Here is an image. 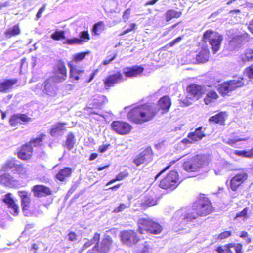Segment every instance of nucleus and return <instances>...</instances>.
I'll use <instances>...</instances> for the list:
<instances>
[{
	"mask_svg": "<svg viewBox=\"0 0 253 253\" xmlns=\"http://www.w3.org/2000/svg\"><path fill=\"white\" fill-rule=\"evenodd\" d=\"M192 207L200 216H206L213 211L211 203L204 194L200 195Z\"/></svg>",
	"mask_w": 253,
	"mask_h": 253,
	"instance_id": "2",
	"label": "nucleus"
},
{
	"mask_svg": "<svg viewBox=\"0 0 253 253\" xmlns=\"http://www.w3.org/2000/svg\"><path fill=\"white\" fill-rule=\"evenodd\" d=\"M199 216H200L193 207L191 209L179 210L174 215V217L175 219L179 217V222L183 224L193 221Z\"/></svg>",
	"mask_w": 253,
	"mask_h": 253,
	"instance_id": "8",
	"label": "nucleus"
},
{
	"mask_svg": "<svg viewBox=\"0 0 253 253\" xmlns=\"http://www.w3.org/2000/svg\"><path fill=\"white\" fill-rule=\"evenodd\" d=\"M112 129L120 134L128 133L131 129V126L128 123L120 121H114L112 123Z\"/></svg>",
	"mask_w": 253,
	"mask_h": 253,
	"instance_id": "20",
	"label": "nucleus"
},
{
	"mask_svg": "<svg viewBox=\"0 0 253 253\" xmlns=\"http://www.w3.org/2000/svg\"><path fill=\"white\" fill-rule=\"evenodd\" d=\"M138 229L140 233L149 232L159 234L162 231V227L158 223L149 218H141L138 221Z\"/></svg>",
	"mask_w": 253,
	"mask_h": 253,
	"instance_id": "3",
	"label": "nucleus"
},
{
	"mask_svg": "<svg viewBox=\"0 0 253 253\" xmlns=\"http://www.w3.org/2000/svg\"><path fill=\"white\" fill-rule=\"evenodd\" d=\"M68 240L71 242H74L78 239V235L74 231H70L68 234Z\"/></svg>",
	"mask_w": 253,
	"mask_h": 253,
	"instance_id": "51",
	"label": "nucleus"
},
{
	"mask_svg": "<svg viewBox=\"0 0 253 253\" xmlns=\"http://www.w3.org/2000/svg\"><path fill=\"white\" fill-rule=\"evenodd\" d=\"M209 51L207 48H202L201 50L196 55V61L200 63H205L209 60Z\"/></svg>",
	"mask_w": 253,
	"mask_h": 253,
	"instance_id": "31",
	"label": "nucleus"
},
{
	"mask_svg": "<svg viewBox=\"0 0 253 253\" xmlns=\"http://www.w3.org/2000/svg\"><path fill=\"white\" fill-rule=\"evenodd\" d=\"M231 235L230 231H224L218 235V238L220 240L225 239Z\"/></svg>",
	"mask_w": 253,
	"mask_h": 253,
	"instance_id": "54",
	"label": "nucleus"
},
{
	"mask_svg": "<svg viewBox=\"0 0 253 253\" xmlns=\"http://www.w3.org/2000/svg\"><path fill=\"white\" fill-rule=\"evenodd\" d=\"M121 237L122 242L128 246L135 244L139 241L136 233L133 230L122 232Z\"/></svg>",
	"mask_w": 253,
	"mask_h": 253,
	"instance_id": "18",
	"label": "nucleus"
},
{
	"mask_svg": "<svg viewBox=\"0 0 253 253\" xmlns=\"http://www.w3.org/2000/svg\"><path fill=\"white\" fill-rule=\"evenodd\" d=\"M235 154L238 156H241L243 157H247V151H240V150H236L235 151Z\"/></svg>",
	"mask_w": 253,
	"mask_h": 253,
	"instance_id": "63",
	"label": "nucleus"
},
{
	"mask_svg": "<svg viewBox=\"0 0 253 253\" xmlns=\"http://www.w3.org/2000/svg\"><path fill=\"white\" fill-rule=\"evenodd\" d=\"M246 73L248 78L253 79V64L246 69Z\"/></svg>",
	"mask_w": 253,
	"mask_h": 253,
	"instance_id": "53",
	"label": "nucleus"
},
{
	"mask_svg": "<svg viewBox=\"0 0 253 253\" xmlns=\"http://www.w3.org/2000/svg\"><path fill=\"white\" fill-rule=\"evenodd\" d=\"M225 114L223 112L219 113L214 116L210 117L209 121L215 123H218L220 125H223L225 121Z\"/></svg>",
	"mask_w": 253,
	"mask_h": 253,
	"instance_id": "34",
	"label": "nucleus"
},
{
	"mask_svg": "<svg viewBox=\"0 0 253 253\" xmlns=\"http://www.w3.org/2000/svg\"><path fill=\"white\" fill-rule=\"evenodd\" d=\"M18 194L21 199L23 211H29L32 204L31 193L25 190H20L18 192Z\"/></svg>",
	"mask_w": 253,
	"mask_h": 253,
	"instance_id": "19",
	"label": "nucleus"
},
{
	"mask_svg": "<svg viewBox=\"0 0 253 253\" xmlns=\"http://www.w3.org/2000/svg\"><path fill=\"white\" fill-rule=\"evenodd\" d=\"M53 76H52L55 82L61 83L67 78V69L64 61L60 59L57 61L53 67Z\"/></svg>",
	"mask_w": 253,
	"mask_h": 253,
	"instance_id": "7",
	"label": "nucleus"
},
{
	"mask_svg": "<svg viewBox=\"0 0 253 253\" xmlns=\"http://www.w3.org/2000/svg\"><path fill=\"white\" fill-rule=\"evenodd\" d=\"M31 120V118L25 114H16L10 117L9 124L11 126H15L21 123V122L27 123Z\"/></svg>",
	"mask_w": 253,
	"mask_h": 253,
	"instance_id": "23",
	"label": "nucleus"
},
{
	"mask_svg": "<svg viewBox=\"0 0 253 253\" xmlns=\"http://www.w3.org/2000/svg\"><path fill=\"white\" fill-rule=\"evenodd\" d=\"M35 197L41 198L50 196L52 194V191L49 187L42 184H37L31 188Z\"/></svg>",
	"mask_w": 253,
	"mask_h": 253,
	"instance_id": "15",
	"label": "nucleus"
},
{
	"mask_svg": "<svg viewBox=\"0 0 253 253\" xmlns=\"http://www.w3.org/2000/svg\"><path fill=\"white\" fill-rule=\"evenodd\" d=\"M21 31L20 24L18 23L7 28L4 32V35L7 38H11L19 35Z\"/></svg>",
	"mask_w": 253,
	"mask_h": 253,
	"instance_id": "29",
	"label": "nucleus"
},
{
	"mask_svg": "<svg viewBox=\"0 0 253 253\" xmlns=\"http://www.w3.org/2000/svg\"><path fill=\"white\" fill-rule=\"evenodd\" d=\"M182 15V12L174 9H170L166 13V19L167 21L171 20L173 18H178Z\"/></svg>",
	"mask_w": 253,
	"mask_h": 253,
	"instance_id": "36",
	"label": "nucleus"
},
{
	"mask_svg": "<svg viewBox=\"0 0 253 253\" xmlns=\"http://www.w3.org/2000/svg\"><path fill=\"white\" fill-rule=\"evenodd\" d=\"M103 81L106 88L108 89L111 86V76H108Z\"/></svg>",
	"mask_w": 253,
	"mask_h": 253,
	"instance_id": "57",
	"label": "nucleus"
},
{
	"mask_svg": "<svg viewBox=\"0 0 253 253\" xmlns=\"http://www.w3.org/2000/svg\"><path fill=\"white\" fill-rule=\"evenodd\" d=\"M205 129V128L202 126L199 127L194 132L189 134V139L194 142L201 140L206 136L204 133Z\"/></svg>",
	"mask_w": 253,
	"mask_h": 253,
	"instance_id": "27",
	"label": "nucleus"
},
{
	"mask_svg": "<svg viewBox=\"0 0 253 253\" xmlns=\"http://www.w3.org/2000/svg\"><path fill=\"white\" fill-rule=\"evenodd\" d=\"M158 110L155 104H144L131 109L127 116L131 121L136 124H141L151 120Z\"/></svg>",
	"mask_w": 253,
	"mask_h": 253,
	"instance_id": "1",
	"label": "nucleus"
},
{
	"mask_svg": "<svg viewBox=\"0 0 253 253\" xmlns=\"http://www.w3.org/2000/svg\"><path fill=\"white\" fill-rule=\"evenodd\" d=\"M63 43L67 45L82 44V41L81 39H79L78 38L74 37L71 39H67Z\"/></svg>",
	"mask_w": 253,
	"mask_h": 253,
	"instance_id": "45",
	"label": "nucleus"
},
{
	"mask_svg": "<svg viewBox=\"0 0 253 253\" xmlns=\"http://www.w3.org/2000/svg\"><path fill=\"white\" fill-rule=\"evenodd\" d=\"M110 244L111 240L109 237H105L100 244L99 243L96 244L91 249L87 251V253H96L97 252L106 253L109 251Z\"/></svg>",
	"mask_w": 253,
	"mask_h": 253,
	"instance_id": "17",
	"label": "nucleus"
},
{
	"mask_svg": "<svg viewBox=\"0 0 253 253\" xmlns=\"http://www.w3.org/2000/svg\"><path fill=\"white\" fill-rule=\"evenodd\" d=\"M171 105V100L168 96H165L161 98L158 103L160 109L163 110V113L167 112Z\"/></svg>",
	"mask_w": 253,
	"mask_h": 253,
	"instance_id": "28",
	"label": "nucleus"
},
{
	"mask_svg": "<svg viewBox=\"0 0 253 253\" xmlns=\"http://www.w3.org/2000/svg\"><path fill=\"white\" fill-rule=\"evenodd\" d=\"M90 51L81 52L73 55L72 63H79L84 60L86 55L90 54Z\"/></svg>",
	"mask_w": 253,
	"mask_h": 253,
	"instance_id": "39",
	"label": "nucleus"
},
{
	"mask_svg": "<svg viewBox=\"0 0 253 253\" xmlns=\"http://www.w3.org/2000/svg\"><path fill=\"white\" fill-rule=\"evenodd\" d=\"M66 123L65 122H57L52 126L50 129V134L51 136L56 135L59 132L65 130V126Z\"/></svg>",
	"mask_w": 253,
	"mask_h": 253,
	"instance_id": "32",
	"label": "nucleus"
},
{
	"mask_svg": "<svg viewBox=\"0 0 253 253\" xmlns=\"http://www.w3.org/2000/svg\"><path fill=\"white\" fill-rule=\"evenodd\" d=\"M100 239V234L98 233H94L93 237L92 239L88 240L82 247V250H86V249L90 247L93 244L98 243Z\"/></svg>",
	"mask_w": 253,
	"mask_h": 253,
	"instance_id": "33",
	"label": "nucleus"
},
{
	"mask_svg": "<svg viewBox=\"0 0 253 253\" xmlns=\"http://www.w3.org/2000/svg\"><path fill=\"white\" fill-rule=\"evenodd\" d=\"M208 164V157L206 155H197L188 161L183 163L184 169L187 172L197 171Z\"/></svg>",
	"mask_w": 253,
	"mask_h": 253,
	"instance_id": "4",
	"label": "nucleus"
},
{
	"mask_svg": "<svg viewBox=\"0 0 253 253\" xmlns=\"http://www.w3.org/2000/svg\"><path fill=\"white\" fill-rule=\"evenodd\" d=\"M144 68L140 66H133L126 68L124 71L126 77H134L141 74L144 71Z\"/></svg>",
	"mask_w": 253,
	"mask_h": 253,
	"instance_id": "26",
	"label": "nucleus"
},
{
	"mask_svg": "<svg viewBox=\"0 0 253 253\" xmlns=\"http://www.w3.org/2000/svg\"><path fill=\"white\" fill-rule=\"evenodd\" d=\"M14 160H8L6 162L3 166V169L5 170H7L9 169H15L16 165Z\"/></svg>",
	"mask_w": 253,
	"mask_h": 253,
	"instance_id": "48",
	"label": "nucleus"
},
{
	"mask_svg": "<svg viewBox=\"0 0 253 253\" xmlns=\"http://www.w3.org/2000/svg\"><path fill=\"white\" fill-rule=\"evenodd\" d=\"M46 137L45 133H41L37 137L31 138L29 142L33 147H40L43 145V141Z\"/></svg>",
	"mask_w": 253,
	"mask_h": 253,
	"instance_id": "30",
	"label": "nucleus"
},
{
	"mask_svg": "<svg viewBox=\"0 0 253 253\" xmlns=\"http://www.w3.org/2000/svg\"><path fill=\"white\" fill-rule=\"evenodd\" d=\"M245 139H229L227 141H225V142L229 145H230L231 146H233L234 144H235L237 142L240 141H245Z\"/></svg>",
	"mask_w": 253,
	"mask_h": 253,
	"instance_id": "55",
	"label": "nucleus"
},
{
	"mask_svg": "<svg viewBox=\"0 0 253 253\" xmlns=\"http://www.w3.org/2000/svg\"><path fill=\"white\" fill-rule=\"evenodd\" d=\"M56 82L52 77L46 79L42 84V91L43 94L51 97L55 96L58 89Z\"/></svg>",
	"mask_w": 253,
	"mask_h": 253,
	"instance_id": "11",
	"label": "nucleus"
},
{
	"mask_svg": "<svg viewBox=\"0 0 253 253\" xmlns=\"http://www.w3.org/2000/svg\"><path fill=\"white\" fill-rule=\"evenodd\" d=\"M18 82L17 79H5L0 82V92L6 93L13 88Z\"/></svg>",
	"mask_w": 253,
	"mask_h": 253,
	"instance_id": "25",
	"label": "nucleus"
},
{
	"mask_svg": "<svg viewBox=\"0 0 253 253\" xmlns=\"http://www.w3.org/2000/svg\"><path fill=\"white\" fill-rule=\"evenodd\" d=\"M186 91V97L181 99V101L185 106H189L201 96L202 93V87L201 86L192 84L187 86Z\"/></svg>",
	"mask_w": 253,
	"mask_h": 253,
	"instance_id": "6",
	"label": "nucleus"
},
{
	"mask_svg": "<svg viewBox=\"0 0 253 253\" xmlns=\"http://www.w3.org/2000/svg\"><path fill=\"white\" fill-rule=\"evenodd\" d=\"M247 178L248 174L246 171L242 170L237 172L230 180V187L231 189L233 191H237L238 187L247 180Z\"/></svg>",
	"mask_w": 253,
	"mask_h": 253,
	"instance_id": "14",
	"label": "nucleus"
},
{
	"mask_svg": "<svg viewBox=\"0 0 253 253\" xmlns=\"http://www.w3.org/2000/svg\"><path fill=\"white\" fill-rule=\"evenodd\" d=\"M180 182L179 181L177 171H171L160 183V187L163 189H175Z\"/></svg>",
	"mask_w": 253,
	"mask_h": 253,
	"instance_id": "9",
	"label": "nucleus"
},
{
	"mask_svg": "<svg viewBox=\"0 0 253 253\" xmlns=\"http://www.w3.org/2000/svg\"><path fill=\"white\" fill-rule=\"evenodd\" d=\"M14 173L19 175L21 178H25L27 176V169L23 164H17L13 170Z\"/></svg>",
	"mask_w": 253,
	"mask_h": 253,
	"instance_id": "37",
	"label": "nucleus"
},
{
	"mask_svg": "<svg viewBox=\"0 0 253 253\" xmlns=\"http://www.w3.org/2000/svg\"><path fill=\"white\" fill-rule=\"evenodd\" d=\"M242 245L240 243L237 244L235 246L236 253H242Z\"/></svg>",
	"mask_w": 253,
	"mask_h": 253,
	"instance_id": "64",
	"label": "nucleus"
},
{
	"mask_svg": "<svg viewBox=\"0 0 253 253\" xmlns=\"http://www.w3.org/2000/svg\"><path fill=\"white\" fill-rule=\"evenodd\" d=\"M34 149L28 142L22 144L17 150L16 155L18 158L23 161H29L33 157Z\"/></svg>",
	"mask_w": 253,
	"mask_h": 253,
	"instance_id": "12",
	"label": "nucleus"
},
{
	"mask_svg": "<svg viewBox=\"0 0 253 253\" xmlns=\"http://www.w3.org/2000/svg\"><path fill=\"white\" fill-rule=\"evenodd\" d=\"M136 26V24L135 23H132L131 24H130V27L129 28H127L126 30H125L121 34V35H125V34H126L129 32H130V31H132L135 27Z\"/></svg>",
	"mask_w": 253,
	"mask_h": 253,
	"instance_id": "56",
	"label": "nucleus"
},
{
	"mask_svg": "<svg viewBox=\"0 0 253 253\" xmlns=\"http://www.w3.org/2000/svg\"><path fill=\"white\" fill-rule=\"evenodd\" d=\"M104 29L103 22L99 21L94 25L92 32L95 35H99Z\"/></svg>",
	"mask_w": 253,
	"mask_h": 253,
	"instance_id": "43",
	"label": "nucleus"
},
{
	"mask_svg": "<svg viewBox=\"0 0 253 253\" xmlns=\"http://www.w3.org/2000/svg\"><path fill=\"white\" fill-rule=\"evenodd\" d=\"M124 80L125 79L120 72H118L117 74H112V85L114 84L123 82Z\"/></svg>",
	"mask_w": 253,
	"mask_h": 253,
	"instance_id": "44",
	"label": "nucleus"
},
{
	"mask_svg": "<svg viewBox=\"0 0 253 253\" xmlns=\"http://www.w3.org/2000/svg\"><path fill=\"white\" fill-rule=\"evenodd\" d=\"M248 208L246 207L243 210L238 213H237L235 217V220H237L239 217H243V221H245L247 218V213L248 211Z\"/></svg>",
	"mask_w": 253,
	"mask_h": 253,
	"instance_id": "47",
	"label": "nucleus"
},
{
	"mask_svg": "<svg viewBox=\"0 0 253 253\" xmlns=\"http://www.w3.org/2000/svg\"><path fill=\"white\" fill-rule=\"evenodd\" d=\"M128 173L126 171L122 172L120 173L116 177L115 179H112V184L116 181H120L124 179L125 177H126Z\"/></svg>",
	"mask_w": 253,
	"mask_h": 253,
	"instance_id": "50",
	"label": "nucleus"
},
{
	"mask_svg": "<svg viewBox=\"0 0 253 253\" xmlns=\"http://www.w3.org/2000/svg\"><path fill=\"white\" fill-rule=\"evenodd\" d=\"M51 38L55 41H60L65 39L64 30H56L51 35Z\"/></svg>",
	"mask_w": 253,
	"mask_h": 253,
	"instance_id": "41",
	"label": "nucleus"
},
{
	"mask_svg": "<svg viewBox=\"0 0 253 253\" xmlns=\"http://www.w3.org/2000/svg\"><path fill=\"white\" fill-rule=\"evenodd\" d=\"M109 145V144H107L100 146L98 148L99 152L100 153H103L105 152L108 149Z\"/></svg>",
	"mask_w": 253,
	"mask_h": 253,
	"instance_id": "62",
	"label": "nucleus"
},
{
	"mask_svg": "<svg viewBox=\"0 0 253 253\" xmlns=\"http://www.w3.org/2000/svg\"><path fill=\"white\" fill-rule=\"evenodd\" d=\"M79 39H81L82 44L84 42H87L90 39V35L87 30H84L80 33Z\"/></svg>",
	"mask_w": 253,
	"mask_h": 253,
	"instance_id": "46",
	"label": "nucleus"
},
{
	"mask_svg": "<svg viewBox=\"0 0 253 253\" xmlns=\"http://www.w3.org/2000/svg\"><path fill=\"white\" fill-rule=\"evenodd\" d=\"M157 201L156 195L153 193H149L145 196L144 203L149 206L156 204Z\"/></svg>",
	"mask_w": 253,
	"mask_h": 253,
	"instance_id": "38",
	"label": "nucleus"
},
{
	"mask_svg": "<svg viewBox=\"0 0 253 253\" xmlns=\"http://www.w3.org/2000/svg\"><path fill=\"white\" fill-rule=\"evenodd\" d=\"M203 39L205 42H209L213 54H215L220 48L223 37L216 32L208 30L204 33Z\"/></svg>",
	"mask_w": 253,
	"mask_h": 253,
	"instance_id": "5",
	"label": "nucleus"
},
{
	"mask_svg": "<svg viewBox=\"0 0 253 253\" xmlns=\"http://www.w3.org/2000/svg\"><path fill=\"white\" fill-rule=\"evenodd\" d=\"M182 37L180 36V37H177L174 40L172 41L169 43L170 46H172L174 45L175 44L179 43L180 42V41L182 40Z\"/></svg>",
	"mask_w": 253,
	"mask_h": 253,
	"instance_id": "61",
	"label": "nucleus"
},
{
	"mask_svg": "<svg viewBox=\"0 0 253 253\" xmlns=\"http://www.w3.org/2000/svg\"><path fill=\"white\" fill-rule=\"evenodd\" d=\"M43 245H44V244L42 242H38L37 243H34L32 244L31 250H34V253H36L37 251L39 250Z\"/></svg>",
	"mask_w": 253,
	"mask_h": 253,
	"instance_id": "52",
	"label": "nucleus"
},
{
	"mask_svg": "<svg viewBox=\"0 0 253 253\" xmlns=\"http://www.w3.org/2000/svg\"><path fill=\"white\" fill-rule=\"evenodd\" d=\"M98 72H99V69H98L94 70L93 72H92V73L91 74L90 77L86 81V82L87 83L91 82V81L94 79V78L95 77V76L96 75V74H97V73Z\"/></svg>",
	"mask_w": 253,
	"mask_h": 253,
	"instance_id": "59",
	"label": "nucleus"
},
{
	"mask_svg": "<svg viewBox=\"0 0 253 253\" xmlns=\"http://www.w3.org/2000/svg\"><path fill=\"white\" fill-rule=\"evenodd\" d=\"M75 135L73 133H70L68 134L66 141V145L69 150H71L75 144Z\"/></svg>",
	"mask_w": 253,
	"mask_h": 253,
	"instance_id": "42",
	"label": "nucleus"
},
{
	"mask_svg": "<svg viewBox=\"0 0 253 253\" xmlns=\"http://www.w3.org/2000/svg\"><path fill=\"white\" fill-rule=\"evenodd\" d=\"M73 171V169L71 167H64L57 172L55 178L60 182H65L67 178L71 177Z\"/></svg>",
	"mask_w": 253,
	"mask_h": 253,
	"instance_id": "24",
	"label": "nucleus"
},
{
	"mask_svg": "<svg viewBox=\"0 0 253 253\" xmlns=\"http://www.w3.org/2000/svg\"><path fill=\"white\" fill-rule=\"evenodd\" d=\"M45 5H43L42 7H41L38 10L37 14H36V17L37 19H39L41 16L43 12L45 10Z\"/></svg>",
	"mask_w": 253,
	"mask_h": 253,
	"instance_id": "60",
	"label": "nucleus"
},
{
	"mask_svg": "<svg viewBox=\"0 0 253 253\" xmlns=\"http://www.w3.org/2000/svg\"><path fill=\"white\" fill-rule=\"evenodd\" d=\"M152 160V150L150 148H147L141 153L133 161L137 166L142 164H147Z\"/></svg>",
	"mask_w": 253,
	"mask_h": 253,
	"instance_id": "21",
	"label": "nucleus"
},
{
	"mask_svg": "<svg viewBox=\"0 0 253 253\" xmlns=\"http://www.w3.org/2000/svg\"><path fill=\"white\" fill-rule=\"evenodd\" d=\"M128 207V205H126V204H125L124 203H121L117 207L115 208L113 211V212L114 213H118L120 212H122L125 210V209L127 208Z\"/></svg>",
	"mask_w": 253,
	"mask_h": 253,
	"instance_id": "49",
	"label": "nucleus"
},
{
	"mask_svg": "<svg viewBox=\"0 0 253 253\" xmlns=\"http://www.w3.org/2000/svg\"><path fill=\"white\" fill-rule=\"evenodd\" d=\"M130 9H127L125 10V11L124 12L123 18L124 19V21H126V20H127L130 16Z\"/></svg>",
	"mask_w": 253,
	"mask_h": 253,
	"instance_id": "58",
	"label": "nucleus"
},
{
	"mask_svg": "<svg viewBox=\"0 0 253 253\" xmlns=\"http://www.w3.org/2000/svg\"><path fill=\"white\" fill-rule=\"evenodd\" d=\"M3 201L7 205V207L13 210V212H11L13 216H17L20 212L19 206L16 203L15 200L11 197L10 193H7L3 199Z\"/></svg>",
	"mask_w": 253,
	"mask_h": 253,
	"instance_id": "22",
	"label": "nucleus"
},
{
	"mask_svg": "<svg viewBox=\"0 0 253 253\" xmlns=\"http://www.w3.org/2000/svg\"><path fill=\"white\" fill-rule=\"evenodd\" d=\"M217 98L218 95L215 91L212 90L210 91L207 93L206 96L204 98V102L206 104L208 105Z\"/></svg>",
	"mask_w": 253,
	"mask_h": 253,
	"instance_id": "40",
	"label": "nucleus"
},
{
	"mask_svg": "<svg viewBox=\"0 0 253 253\" xmlns=\"http://www.w3.org/2000/svg\"><path fill=\"white\" fill-rule=\"evenodd\" d=\"M241 58L244 64L247 62L253 61V50L252 49L245 50L244 53L241 55Z\"/></svg>",
	"mask_w": 253,
	"mask_h": 253,
	"instance_id": "35",
	"label": "nucleus"
},
{
	"mask_svg": "<svg viewBox=\"0 0 253 253\" xmlns=\"http://www.w3.org/2000/svg\"><path fill=\"white\" fill-rule=\"evenodd\" d=\"M249 40L248 35L245 33L233 37L230 41L228 48L230 50L233 51L240 48Z\"/></svg>",
	"mask_w": 253,
	"mask_h": 253,
	"instance_id": "13",
	"label": "nucleus"
},
{
	"mask_svg": "<svg viewBox=\"0 0 253 253\" xmlns=\"http://www.w3.org/2000/svg\"><path fill=\"white\" fill-rule=\"evenodd\" d=\"M68 65L69 68L70 78L72 81H77L84 78L85 74L84 69L78 68L72 62H68Z\"/></svg>",
	"mask_w": 253,
	"mask_h": 253,
	"instance_id": "16",
	"label": "nucleus"
},
{
	"mask_svg": "<svg viewBox=\"0 0 253 253\" xmlns=\"http://www.w3.org/2000/svg\"><path fill=\"white\" fill-rule=\"evenodd\" d=\"M242 80L243 79H235L222 83L218 87V90L222 96H224L237 88L242 86L244 84Z\"/></svg>",
	"mask_w": 253,
	"mask_h": 253,
	"instance_id": "10",
	"label": "nucleus"
}]
</instances>
